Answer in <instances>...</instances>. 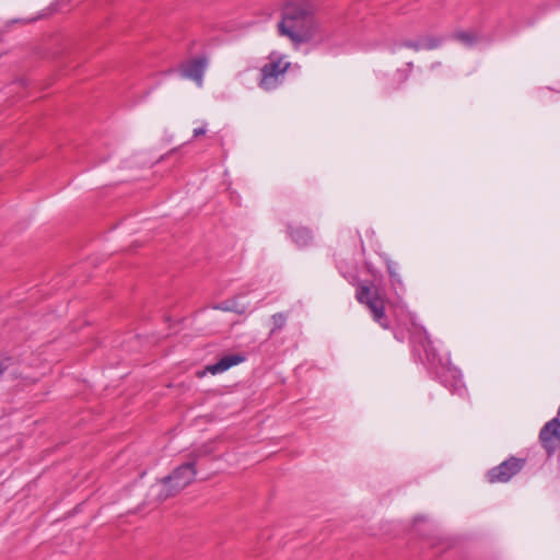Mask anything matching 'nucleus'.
<instances>
[{
    "label": "nucleus",
    "mask_w": 560,
    "mask_h": 560,
    "mask_svg": "<svg viewBox=\"0 0 560 560\" xmlns=\"http://www.w3.org/2000/svg\"><path fill=\"white\" fill-rule=\"evenodd\" d=\"M278 32L288 37L295 46L323 40L320 28L312 9L306 3L289 2L282 10Z\"/></svg>",
    "instance_id": "nucleus-1"
},
{
    "label": "nucleus",
    "mask_w": 560,
    "mask_h": 560,
    "mask_svg": "<svg viewBox=\"0 0 560 560\" xmlns=\"http://www.w3.org/2000/svg\"><path fill=\"white\" fill-rule=\"evenodd\" d=\"M196 476L195 462H187L175 468L171 475L152 485L149 495L159 502L176 495L192 482Z\"/></svg>",
    "instance_id": "nucleus-2"
},
{
    "label": "nucleus",
    "mask_w": 560,
    "mask_h": 560,
    "mask_svg": "<svg viewBox=\"0 0 560 560\" xmlns=\"http://www.w3.org/2000/svg\"><path fill=\"white\" fill-rule=\"evenodd\" d=\"M291 63L284 61L282 57H270V61L261 68V79L259 86L266 91L276 89L283 80L284 73L289 70Z\"/></svg>",
    "instance_id": "nucleus-3"
},
{
    "label": "nucleus",
    "mask_w": 560,
    "mask_h": 560,
    "mask_svg": "<svg viewBox=\"0 0 560 560\" xmlns=\"http://www.w3.org/2000/svg\"><path fill=\"white\" fill-rule=\"evenodd\" d=\"M357 299L360 303L365 304L370 308L375 322L382 327H386V324L382 322L384 318V302L376 289L361 285L357 291Z\"/></svg>",
    "instance_id": "nucleus-4"
},
{
    "label": "nucleus",
    "mask_w": 560,
    "mask_h": 560,
    "mask_svg": "<svg viewBox=\"0 0 560 560\" xmlns=\"http://www.w3.org/2000/svg\"><path fill=\"white\" fill-rule=\"evenodd\" d=\"M523 464V460L511 457L492 468L488 472V479L490 482H506L522 469Z\"/></svg>",
    "instance_id": "nucleus-5"
},
{
    "label": "nucleus",
    "mask_w": 560,
    "mask_h": 560,
    "mask_svg": "<svg viewBox=\"0 0 560 560\" xmlns=\"http://www.w3.org/2000/svg\"><path fill=\"white\" fill-rule=\"evenodd\" d=\"M207 67L208 59L206 57L194 58L183 66L180 70L182 77L192 80L199 88H201L203 73Z\"/></svg>",
    "instance_id": "nucleus-6"
},
{
    "label": "nucleus",
    "mask_w": 560,
    "mask_h": 560,
    "mask_svg": "<svg viewBox=\"0 0 560 560\" xmlns=\"http://www.w3.org/2000/svg\"><path fill=\"white\" fill-rule=\"evenodd\" d=\"M539 439L547 452L552 453L560 441V420L555 418L547 422L540 431Z\"/></svg>",
    "instance_id": "nucleus-7"
},
{
    "label": "nucleus",
    "mask_w": 560,
    "mask_h": 560,
    "mask_svg": "<svg viewBox=\"0 0 560 560\" xmlns=\"http://www.w3.org/2000/svg\"><path fill=\"white\" fill-rule=\"evenodd\" d=\"M245 358L241 354H229L221 358L217 363L208 365L206 371L211 374L222 373L230 368L243 362Z\"/></svg>",
    "instance_id": "nucleus-8"
},
{
    "label": "nucleus",
    "mask_w": 560,
    "mask_h": 560,
    "mask_svg": "<svg viewBox=\"0 0 560 560\" xmlns=\"http://www.w3.org/2000/svg\"><path fill=\"white\" fill-rule=\"evenodd\" d=\"M288 233L299 247L308 246L313 242V233L308 228L288 225Z\"/></svg>",
    "instance_id": "nucleus-9"
},
{
    "label": "nucleus",
    "mask_w": 560,
    "mask_h": 560,
    "mask_svg": "<svg viewBox=\"0 0 560 560\" xmlns=\"http://www.w3.org/2000/svg\"><path fill=\"white\" fill-rule=\"evenodd\" d=\"M212 308L223 311V312H234L237 314H242L245 312V306L240 305V303L237 302L236 299H231V300L223 301L219 304H214L212 306Z\"/></svg>",
    "instance_id": "nucleus-10"
},
{
    "label": "nucleus",
    "mask_w": 560,
    "mask_h": 560,
    "mask_svg": "<svg viewBox=\"0 0 560 560\" xmlns=\"http://www.w3.org/2000/svg\"><path fill=\"white\" fill-rule=\"evenodd\" d=\"M212 453V447L210 445H203L195 451H192L189 454V460L188 462H195V464L200 459L201 457H205Z\"/></svg>",
    "instance_id": "nucleus-11"
},
{
    "label": "nucleus",
    "mask_w": 560,
    "mask_h": 560,
    "mask_svg": "<svg viewBox=\"0 0 560 560\" xmlns=\"http://www.w3.org/2000/svg\"><path fill=\"white\" fill-rule=\"evenodd\" d=\"M455 38L466 46H472L477 43L476 35L468 32H458L455 34Z\"/></svg>",
    "instance_id": "nucleus-12"
},
{
    "label": "nucleus",
    "mask_w": 560,
    "mask_h": 560,
    "mask_svg": "<svg viewBox=\"0 0 560 560\" xmlns=\"http://www.w3.org/2000/svg\"><path fill=\"white\" fill-rule=\"evenodd\" d=\"M441 43H442L441 38L432 37V36L424 37L421 39V49L431 50V49L438 48L441 45Z\"/></svg>",
    "instance_id": "nucleus-13"
},
{
    "label": "nucleus",
    "mask_w": 560,
    "mask_h": 560,
    "mask_svg": "<svg viewBox=\"0 0 560 560\" xmlns=\"http://www.w3.org/2000/svg\"><path fill=\"white\" fill-rule=\"evenodd\" d=\"M271 319L273 325L271 332H273L278 329H281L285 325L287 315L284 313H277L272 315Z\"/></svg>",
    "instance_id": "nucleus-14"
},
{
    "label": "nucleus",
    "mask_w": 560,
    "mask_h": 560,
    "mask_svg": "<svg viewBox=\"0 0 560 560\" xmlns=\"http://www.w3.org/2000/svg\"><path fill=\"white\" fill-rule=\"evenodd\" d=\"M12 364L11 358H4L0 360V376L3 374L4 371L9 369V366Z\"/></svg>",
    "instance_id": "nucleus-15"
},
{
    "label": "nucleus",
    "mask_w": 560,
    "mask_h": 560,
    "mask_svg": "<svg viewBox=\"0 0 560 560\" xmlns=\"http://www.w3.org/2000/svg\"><path fill=\"white\" fill-rule=\"evenodd\" d=\"M405 47L411 48L413 50H420L421 49V40H406L402 44Z\"/></svg>",
    "instance_id": "nucleus-16"
},
{
    "label": "nucleus",
    "mask_w": 560,
    "mask_h": 560,
    "mask_svg": "<svg viewBox=\"0 0 560 560\" xmlns=\"http://www.w3.org/2000/svg\"><path fill=\"white\" fill-rule=\"evenodd\" d=\"M205 133H206V128H203V127L196 128V129L194 130V136H195V137H198V136H201V135H205Z\"/></svg>",
    "instance_id": "nucleus-17"
},
{
    "label": "nucleus",
    "mask_w": 560,
    "mask_h": 560,
    "mask_svg": "<svg viewBox=\"0 0 560 560\" xmlns=\"http://www.w3.org/2000/svg\"><path fill=\"white\" fill-rule=\"evenodd\" d=\"M420 520H422V517H421V516H417V517L415 518V522L417 523V522H419Z\"/></svg>",
    "instance_id": "nucleus-18"
}]
</instances>
